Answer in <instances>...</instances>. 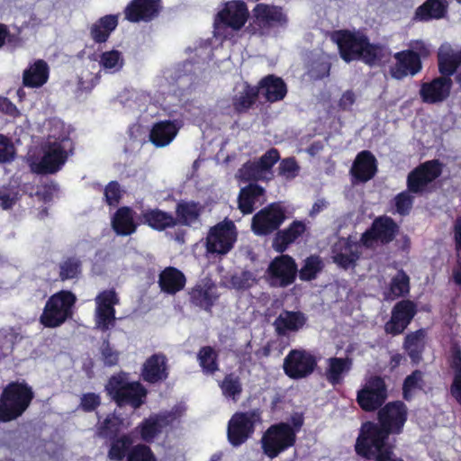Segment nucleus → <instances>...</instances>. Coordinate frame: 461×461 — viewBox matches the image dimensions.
Returning a JSON list of instances; mask_svg holds the SVG:
<instances>
[{
    "instance_id": "42",
    "label": "nucleus",
    "mask_w": 461,
    "mask_h": 461,
    "mask_svg": "<svg viewBox=\"0 0 461 461\" xmlns=\"http://www.w3.org/2000/svg\"><path fill=\"white\" fill-rule=\"evenodd\" d=\"M448 365L454 371L450 393L461 405V347L457 343H453L450 347Z\"/></svg>"
},
{
    "instance_id": "5",
    "label": "nucleus",
    "mask_w": 461,
    "mask_h": 461,
    "mask_svg": "<svg viewBox=\"0 0 461 461\" xmlns=\"http://www.w3.org/2000/svg\"><path fill=\"white\" fill-rule=\"evenodd\" d=\"M105 391L119 407L131 406L134 410L140 408L145 402L148 390L140 381H129V375L120 372L113 375L106 385Z\"/></svg>"
},
{
    "instance_id": "14",
    "label": "nucleus",
    "mask_w": 461,
    "mask_h": 461,
    "mask_svg": "<svg viewBox=\"0 0 461 461\" xmlns=\"http://www.w3.org/2000/svg\"><path fill=\"white\" fill-rule=\"evenodd\" d=\"M399 232V225L390 216L376 217L371 226L362 233L360 242L366 249H371L376 243L387 245L391 243Z\"/></svg>"
},
{
    "instance_id": "6",
    "label": "nucleus",
    "mask_w": 461,
    "mask_h": 461,
    "mask_svg": "<svg viewBox=\"0 0 461 461\" xmlns=\"http://www.w3.org/2000/svg\"><path fill=\"white\" fill-rule=\"evenodd\" d=\"M77 298L70 290H60L47 300L40 322L43 327L55 329L73 318Z\"/></svg>"
},
{
    "instance_id": "13",
    "label": "nucleus",
    "mask_w": 461,
    "mask_h": 461,
    "mask_svg": "<svg viewBox=\"0 0 461 461\" xmlns=\"http://www.w3.org/2000/svg\"><path fill=\"white\" fill-rule=\"evenodd\" d=\"M237 240L236 226L225 220L212 227L206 238V251L211 254H228Z\"/></svg>"
},
{
    "instance_id": "4",
    "label": "nucleus",
    "mask_w": 461,
    "mask_h": 461,
    "mask_svg": "<svg viewBox=\"0 0 461 461\" xmlns=\"http://www.w3.org/2000/svg\"><path fill=\"white\" fill-rule=\"evenodd\" d=\"M34 399L32 387L25 381H12L0 394V422H10L21 417Z\"/></svg>"
},
{
    "instance_id": "34",
    "label": "nucleus",
    "mask_w": 461,
    "mask_h": 461,
    "mask_svg": "<svg viewBox=\"0 0 461 461\" xmlns=\"http://www.w3.org/2000/svg\"><path fill=\"white\" fill-rule=\"evenodd\" d=\"M135 214L131 207H119L111 220L113 231L119 236H130L135 233L139 226L134 220Z\"/></svg>"
},
{
    "instance_id": "15",
    "label": "nucleus",
    "mask_w": 461,
    "mask_h": 461,
    "mask_svg": "<svg viewBox=\"0 0 461 461\" xmlns=\"http://www.w3.org/2000/svg\"><path fill=\"white\" fill-rule=\"evenodd\" d=\"M443 164L438 159L425 161L413 168L407 176V189L414 194L422 195L428 185L442 174Z\"/></svg>"
},
{
    "instance_id": "40",
    "label": "nucleus",
    "mask_w": 461,
    "mask_h": 461,
    "mask_svg": "<svg viewBox=\"0 0 461 461\" xmlns=\"http://www.w3.org/2000/svg\"><path fill=\"white\" fill-rule=\"evenodd\" d=\"M118 23L119 14H106L100 17L90 26L91 39L98 44L106 42Z\"/></svg>"
},
{
    "instance_id": "60",
    "label": "nucleus",
    "mask_w": 461,
    "mask_h": 461,
    "mask_svg": "<svg viewBox=\"0 0 461 461\" xmlns=\"http://www.w3.org/2000/svg\"><path fill=\"white\" fill-rule=\"evenodd\" d=\"M19 199L17 187L4 185L0 187V207L4 210L11 209Z\"/></svg>"
},
{
    "instance_id": "19",
    "label": "nucleus",
    "mask_w": 461,
    "mask_h": 461,
    "mask_svg": "<svg viewBox=\"0 0 461 461\" xmlns=\"http://www.w3.org/2000/svg\"><path fill=\"white\" fill-rule=\"evenodd\" d=\"M417 312V304L413 301L403 299L397 302L392 308L390 320L384 324V331L392 336L403 333Z\"/></svg>"
},
{
    "instance_id": "48",
    "label": "nucleus",
    "mask_w": 461,
    "mask_h": 461,
    "mask_svg": "<svg viewBox=\"0 0 461 461\" xmlns=\"http://www.w3.org/2000/svg\"><path fill=\"white\" fill-rule=\"evenodd\" d=\"M219 387L226 398L236 402L242 393V384L239 375L234 373L227 374L219 383Z\"/></svg>"
},
{
    "instance_id": "23",
    "label": "nucleus",
    "mask_w": 461,
    "mask_h": 461,
    "mask_svg": "<svg viewBox=\"0 0 461 461\" xmlns=\"http://www.w3.org/2000/svg\"><path fill=\"white\" fill-rule=\"evenodd\" d=\"M361 242H355L350 238L339 239L332 247L333 262L343 269L354 267L361 256Z\"/></svg>"
},
{
    "instance_id": "32",
    "label": "nucleus",
    "mask_w": 461,
    "mask_h": 461,
    "mask_svg": "<svg viewBox=\"0 0 461 461\" xmlns=\"http://www.w3.org/2000/svg\"><path fill=\"white\" fill-rule=\"evenodd\" d=\"M353 366L352 358L332 357L327 359L324 376L327 382L332 386L342 384L345 376L349 373Z\"/></svg>"
},
{
    "instance_id": "38",
    "label": "nucleus",
    "mask_w": 461,
    "mask_h": 461,
    "mask_svg": "<svg viewBox=\"0 0 461 461\" xmlns=\"http://www.w3.org/2000/svg\"><path fill=\"white\" fill-rule=\"evenodd\" d=\"M50 77V68L43 59H37L24 69L23 84L26 87L39 88L45 85Z\"/></svg>"
},
{
    "instance_id": "47",
    "label": "nucleus",
    "mask_w": 461,
    "mask_h": 461,
    "mask_svg": "<svg viewBox=\"0 0 461 461\" xmlns=\"http://www.w3.org/2000/svg\"><path fill=\"white\" fill-rule=\"evenodd\" d=\"M323 267L324 264L320 256L311 255L304 259L303 267L298 270L299 278L305 282L314 280Z\"/></svg>"
},
{
    "instance_id": "29",
    "label": "nucleus",
    "mask_w": 461,
    "mask_h": 461,
    "mask_svg": "<svg viewBox=\"0 0 461 461\" xmlns=\"http://www.w3.org/2000/svg\"><path fill=\"white\" fill-rule=\"evenodd\" d=\"M260 94L266 102L277 103L285 99L288 89L286 83L275 74H268L258 82Z\"/></svg>"
},
{
    "instance_id": "16",
    "label": "nucleus",
    "mask_w": 461,
    "mask_h": 461,
    "mask_svg": "<svg viewBox=\"0 0 461 461\" xmlns=\"http://www.w3.org/2000/svg\"><path fill=\"white\" fill-rule=\"evenodd\" d=\"M73 141L68 136H62L52 142H49L38 167L43 174H55L66 163L68 151H72Z\"/></svg>"
},
{
    "instance_id": "22",
    "label": "nucleus",
    "mask_w": 461,
    "mask_h": 461,
    "mask_svg": "<svg viewBox=\"0 0 461 461\" xmlns=\"http://www.w3.org/2000/svg\"><path fill=\"white\" fill-rule=\"evenodd\" d=\"M175 419L176 416L171 411L152 414L139 423L135 430L144 442L152 443L165 428L172 424Z\"/></svg>"
},
{
    "instance_id": "11",
    "label": "nucleus",
    "mask_w": 461,
    "mask_h": 461,
    "mask_svg": "<svg viewBox=\"0 0 461 461\" xmlns=\"http://www.w3.org/2000/svg\"><path fill=\"white\" fill-rule=\"evenodd\" d=\"M280 254L270 261L266 275L270 286L285 288L295 282L298 267L290 255Z\"/></svg>"
},
{
    "instance_id": "17",
    "label": "nucleus",
    "mask_w": 461,
    "mask_h": 461,
    "mask_svg": "<svg viewBox=\"0 0 461 461\" xmlns=\"http://www.w3.org/2000/svg\"><path fill=\"white\" fill-rule=\"evenodd\" d=\"M408 418V409L402 401L384 403L377 412V425L389 435H398L402 432Z\"/></svg>"
},
{
    "instance_id": "43",
    "label": "nucleus",
    "mask_w": 461,
    "mask_h": 461,
    "mask_svg": "<svg viewBox=\"0 0 461 461\" xmlns=\"http://www.w3.org/2000/svg\"><path fill=\"white\" fill-rule=\"evenodd\" d=\"M217 298L212 294L211 286L196 285L189 292L190 303L208 312H212Z\"/></svg>"
},
{
    "instance_id": "58",
    "label": "nucleus",
    "mask_w": 461,
    "mask_h": 461,
    "mask_svg": "<svg viewBox=\"0 0 461 461\" xmlns=\"http://www.w3.org/2000/svg\"><path fill=\"white\" fill-rule=\"evenodd\" d=\"M126 461H157V458L150 447L137 444L129 451Z\"/></svg>"
},
{
    "instance_id": "44",
    "label": "nucleus",
    "mask_w": 461,
    "mask_h": 461,
    "mask_svg": "<svg viewBox=\"0 0 461 461\" xmlns=\"http://www.w3.org/2000/svg\"><path fill=\"white\" fill-rule=\"evenodd\" d=\"M133 447V439L129 434L110 438L108 458L112 461H122Z\"/></svg>"
},
{
    "instance_id": "33",
    "label": "nucleus",
    "mask_w": 461,
    "mask_h": 461,
    "mask_svg": "<svg viewBox=\"0 0 461 461\" xmlns=\"http://www.w3.org/2000/svg\"><path fill=\"white\" fill-rule=\"evenodd\" d=\"M307 316L301 311H287L281 312L274 321L276 332L285 336L288 331H298L307 322Z\"/></svg>"
},
{
    "instance_id": "9",
    "label": "nucleus",
    "mask_w": 461,
    "mask_h": 461,
    "mask_svg": "<svg viewBox=\"0 0 461 461\" xmlns=\"http://www.w3.org/2000/svg\"><path fill=\"white\" fill-rule=\"evenodd\" d=\"M388 398V388L384 377L378 375L369 376L357 392V403L366 412L378 411Z\"/></svg>"
},
{
    "instance_id": "26",
    "label": "nucleus",
    "mask_w": 461,
    "mask_h": 461,
    "mask_svg": "<svg viewBox=\"0 0 461 461\" xmlns=\"http://www.w3.org/2000/svg\"><path fill=\"white\" fill-rule=\"evenodd\" d=\"M307 230V225L304 221L294 220L287 228L276 232L272 248L278 253H284L291 244L295 242Z\"/></svg>"
},
{
    "instance_id": "59",
    "label": "nucleus",
    "mask_w": 461,
    "mask_h": 461,
    "mask_svg": "<svg viewBox=\"0 0 461 461\" xmlns=\"http://www.w3.org/2000/svg\"><path fill=\"white\" fill-rule=\"evenodd\" d=\"M100 65L105 69H120L123 65V59L119 50L104 51L100 56Z\"/></svg>"
},
{
    "instance_id": "51",
    "label": "nucleus",
    "mask_w": 461,
    "mask_h": 461,
    "mask_svg": "<svg viewBox=\"0 0 461 461\" xmlns=\"http://www.w3.org/2000/svg\"><path fill=\"white\" fill-rule=\"evenodd\" d=\"M331 58L330 55L322 53L315 58L312 62L309 74L315 80H321L328 77L331 68Z\"/></svg>"
},
{
    "instance_id": "52",
    "label": "nucleus",
    "mask_w": 461,
    "mask_h": 461,
    "mask_svg": "<svg viewBox=\"0 0 461 461\" xmlns=\"http://www.w3.org/2000/svg\"><path fill=\"white\" fill-rule=\"evenodd\" d=\"M95 311L116 312L115 306L120 299L114 289H106L95 296Z\"/></svg>"
},
{
    "instance_id": "36",
    "label": "nucleus",
    "mask_w": 461,
    "mask_h": 461,
    "mask_svg": "<svg viewBox=\"0 0 461 461\" xmlns=\"http://www.w3.org/2000/svg\"><path fill=\"white\" fill-rule=\"evenodd\" d=\"M448 2L447 0H426L414 12L413 21L427 23L440 20L447 16Z\"/></svg>"
},
{
    "instance_id": "41",
    "label": "nucleus",
    "mask_w": 461,
    "mask_h": 461,
    "mask_svg": "<svg viewBox=\"0 0 461 461\" xmlns=\"http://www.w3.org/2000/svg\"><path fill=\"white\" fill-rule=\"evenodd\" d=\"M265 194V189L256 184L250 183L240 190L238 195V209L243 215L250 214L255 211V204Z\"/></svg>"
},
{
    "instance_id": "50",
    "label": "nucleus",
    "mask_w": 461,
    "mask_h": 461,
    "mask_svg": "<svg viewBox=\"0 0 461 461\" xmlns=\"http://www.w3.org/2000/svg\"><path fill=\"white\" fill-rule=\"evenodd\" d=\"M59 268L61 281L77 278L82 273V262L77 257H68L59 263Z\"/></svg>"
},
{
    "instance_id": "28",
    "label": "nucleus",
    "mask_w": 461,
    "mask_h": 461,
    "mask_svg": "<svg viewBox=\"0 0 461 461\" xmlns=\"http://www.w3.org/2000/svg\"><path fill=\"white\" fill-rule=\"evenodd\" d=\"M260 90L257 85L245 81L242 89L236 92L231 97V106L237 114H244L253 109L258 101Z\"/></svg>"
},
{
    "instance_id": "56",
    "label": "nucleus",
    "mask_w": 461,
    "mask_h": 461,
    "mask_svg": "<svg viewBox=\"0 0 461 461\" xmlns=\"http://www.w3.org/2000/svg\"><path fill=\"white\" fill-rule=\"evenodd\" d=\"M116 312L95 311L94 315L95 329L106 332L116 324Z\"/></svg>"
},
{
    "instance_id": "18",
    "label": "nucleus",
    "mask_w": 461,
    "mask_h": 461,
    "mask_svg": "<svg viewBox=\"0 0 461 461\" xmlns=\"http://www.w3.org/2000/svg\"><path fill=\"white\" fill-rule=\"evenodd\" d=\"M252 21L261 34H267L272 29L284 27L287 17L281 7L260 3L252 10Z\"/></svg>"
},
{
    "instance_id": "35",
    "label": "nucleus",
    "mask_w": 461,
    "mask_h": 461,
    "mask_svg": "<svg viewBox=\"0 0 461 461\" xmlns=\"http://www.w3.org/2000/svg\"><path fill=\"white\" fill-rule=\"evenodd\" d=\"M158 284L163 293L174 295L185 288L186 277L178 268L167 267L159 273Z\"/></svg>"
},
{
    "instance_id": "53",
    "label": "nucleus",
    "mask_w": 461,
    "mask_h": 461,
    "mask_svg": "<svg viewBox=\"0 0 461 461\" xmlns=\"http://www.w3.org/2000/svg\"><path fill=\"white\" fill-rule=\"evenodd\" d=\"M279 159V151L276 148H271L266 153H264L258 159L253 160V163H256V167H258V173L260 175H270V176L272 177V168Z\"/></svg>"
},
{
    "instance_id": "2",
    "label": "nucleus",
    "mask_w": 461,
    "mask_h": 461,
    "mask_svg": "<svg viewBox=\"0 0 461 461\" xmlns=\"http://www.w3.org/2000/svg\"><path fill=\"white\" fill-rule=\"evenodd\" d=\"M387 434L375 421L366 420L360 426L355 443L356 454L373 461H404L394 452L395 444L391 442Z\"/></svg>"
},
{
    "instance_id": "55",
    "label": "nucleus",
    "mask_w": 461,
    "mask_h": 461,
    "mask_svg": "<svg viewBox=\"0 0 461 461\" xmlns=\"http://www.w3.org/2000/svg\"><path fill=\"white\" fill-rule=\"evenodd\" d=\"M238 176L243 182L267 181L271 179V176L260 175L258 167H256V163H253L251 160H249L242 165V167L238 170Z\"/></svg>"
},
{
    "instance_id": "49",
    "label": "nucleus",
    "mask_w": 461,
    "mask_h": 461,
    "mask_svg": "<svg viewBox=\"0 0 461 461\" xmlns=\"http://www.w3.org/2000/svg\"><path fill=\"white\" fill-rule=\"evenodd\" d=\"M423 372L416 369L408 375L402 383V398L411 402L413 399L415 390H422L424 386Z\"/></svg>"
},
{
    "instance_id": "64",
    "label": "nucleus",
    "mask_w": 461,
    "mask_h": 461,
    "mask_svg": "<svg viewBox=\"0 0 461 461\" xmlns=\"http://www.w3.org/2000/svg\"><path fill=\"white\" fill-rule=\"evenodd\" d=\"M438 67L441 77L447 78H451V76H453L459 68L453 57L448 53L438 56Z\"/></svg>"
},
{
    "instance_id": "20",
    "label": "nucleus",
    "mask_w": 461,
    "mask_h": 461,
    "mask_svg": "<svg viewBox=\"0 0 461 461\" xmlns=\"http://www.w3.org/2000/svg\"><path fill=\"white\" fill-rule=\"evenodd\" d=\"M162 10V0H131L123 14L130 23H149L158 18Z\"/></svg>"
},
{
    "instance_id": "27",
    "label": "nucleus",
    "mask_w": 461,
    "mask_h": 461,
    "mask_svg": "<svg viewBox=\"0 0 461 461\" xmlns=\"http://www.w3.org/2000/svg\"><path fill=\"white\" fill-rule=\"evenodd\" d=\"M377 172V161L369 150L360 151L352 165L350 173L357 182L366 183L371 180Z\"/></svg>"
},
{
    "instance_id": "45",
    "label": "nucleus",
    "mask_w": 461,
    "mask_h": 461,
    "mask_svg": "<svg viewBox=\"0 0 461 461\" xmlns=\"http://www.w3.org/2000/svg\"><path fill=\"white\" fill-rule=\"evenodd\" d=\"M410 293V277L402 270H399L396 275L391 279L388 292L385 293L386 299L394 300L399 297H403Z\"/></svg>"
},
{
    "instance_id": "21",
    "label": "nucleus",
    "mask_w": 461,
    "mask_h": 461,
    "mask_svg": "<svg viewBox=\"0 0 461 461\" xmlns=\"http://www.w3.org/2000/svg\"><path fill=\"white\" fill-rule=\"evenodd\" d=\"M249 13L247 5L242 0H231L224 4V7L218 12L215 23H221L232 30H240L247 23Z\"/></svg>"
},
{
    "instance_id": "25",
    "label": "nucleus",
    "mask_w": 461,
    "mask_h": 461,
    "mask_svg": "<svg viewBox=\"0 0 461 461\" xmlns=\"http://www.w3.org/2000/svg\"><path fill=\"white\" fill-rule=\"evenodd\" d=\"M453 82L446 77H435L429 82L421 84L420 95L425 104H438L445 101L450 95Z\"/></svg>"
},
{
    "instance_id": "46",
    "label": "nucleus",
    "mask_w": 461,
    "mask_h": 461,
    "mask_svg": "<svg viewBox=\"0 0 461 461\" xmlns=\"http://www.w3.org/2000/svg\"><path fill=\"white\" fill-rule=\"evenodd\" d=\"M218 358V352L211 346L202 347L197 353L199 366L206 375H213L219 370Z\"/></svg>"
},
{
    "instance_id": "39",
    "label": "nucleus",
    "mask_w": 461,
    "mask_h": 461,
    "mask_svg": "<svg viewBox=\"0 0 461 461\" xmlns=\"http://www.w3.org/2000/svg\"><path fill=\"white\" fill-rule=\"evenodd\" d=\"M426 330L419 329L408 333L404 338L402 348L413 365H418L422 360L426 347Z\"/></svg>"
},
{
    "instance_id": "62",
    "label": "nucleus",
    "mask_w": 461,
    "mask_h": 461,
    "mask_svg": "<svg viewBox=\"0 0 461 461\" xmlns=\"http://www.w3.org/2000/svg\"><path fill=\"white\" fill-rule=\"evenodd\" d=\"M121 420L115 415L107 416L100 426V434L106 438L117 437L120 431Z\"/></svg>"
},
{
    "instance_id": "31",
    "label": "nucleus",
    "mask_w": 461,
    "mask_h": 461,
    "mask_svg": "<svg viewBox=\"0 0 461 461\" xmlns=\"http://www.w3.org/2000/svg\"><path fill=\"white\" fill-rule=\"evenodd\" d=\"M140 222L157 231H163L176 227L175 216L158 208H148L141 212Z\"/></svg>"
},
{
    "instance_id": "8",
    "label": "nucleus",
    "mask_w": 461,
    "mask_h": 461,
    "mask_svg": "<svg viewBox=\"0 0 461 461\" xmlns=\"http://www.w3.org/2000/svg\"><path fill=\"white\" fill-rule=\"evenodd\" d=\"M262 420L261 411L253 409L235 412L228 422L227 438L232 447L244 444L255 432L256 425Z\"/></svg>"
},
{
    "instance_id": "57",
    "label": "nucleus",
    "mask_w": 461,
    "mask_h": 461,
    "mask_svg": "<svg viewBox=\"0 0 461 461\" xmlns=\"http://www.w3.org/2000/svg\"><path fill=\"white\" fill-rule=\"evenodd\" d=\"M123 189L118 181L109 182L104 190V202L107 205L116 207L123 195Z\"/></svg>"
},
{
    "instance_id": "3",
    "label": "nucleus",
    "mask_w": 461,
    "mask_h": 461,
    "mask_svg": "<svg viewBox=\"0 0 461 461\" xmlns=\"http://www.w3.org/2000/svg\"><path fill=\"white\" fill-rule=\"evenodd\" d=\"M289 421L272 424L263 433L260 440L261 448L268 458L274 459L295 445L297 433L304 423L303 414L294 412Z\"/></svg>"
},
{
    "instance_id": "10",
    "label": "nucleus",
    "mask_w": 461,
    "mask_h": 461,
    "mask_svg": "<svg viewBox=\"0 0 461 461\" xmlns=\"http://www.w3.org/2000/svg\"><path fill=\"white\" fill-rule=\"evenodd\" d=\"M318 366V358L304 348L291 349L284 358V373L293 380H301L312 375Z\"/></svg>"
},
{
    "instance_id": "7",
    "label": "nucleus",
    "mask_w": 461,
    "mask_h": 461,
    "mask_svg": "<svg viewBox=\"0 0 461 461\" xmlns=\"http://www.w3.org/2000/svg\"><path fill=\"white\" fill-rule=\"evenodd\" d=\"M413 48L414 50H404L393 54L396 62L389 68V73L393 79L402 80L422 70L421 58L428 57L429 50L422 41H416Z\"/></svg>"
},
{
    "instance_id": "1",
    "label": "nucleus",
    "mask_w": 461,
    "mask_h": 461,
    "mask_svg": "<svg viewBox=\"0 0 461 461\" xmlns=\"http://www.w3.org/2000/svg\"><path fill=\"white\" fill-rule=\"evenodd\" d=\"M331 40L338 46L340 58L347 63L361 60L370 67L387 60L390 50L381 43H371L368 37L349 30H338L331 34Z\"/></svg>"
},
{
    "instance_id": "63",
    "label": "nucleus",
    "mask_w": 461,
    "mask_h": 461,
    "mask_svg": "<svg viewBox=\"0 0 461 461\" xmlns=\"http://www.w3.org/2000/svg\"><path fill=\"white\" fill-rule=\"evenodd\" d=\"M300 167L294 157L282 159L278 167V174L285 179H294L298 176Z\"/></svg>"
},
{
    "instance_id": "12",
    "label": "nucleus",
    "mask_w": 461,
    "mask_h": 461,
    "mask_svg": "<svg viewBox=\"0 0 461 461\" xmlns=\"http://www.w3.org/2000/svg\"><path fill=\"white\" fill-rule=\"evenodd\" d=\"M285 219V208L278 203H271L254 214L251 230L257 236H268L280 230Z\"/></svg>"
},
{
    "instance_id": "24",
    "label": "nucleus",
    "mask_w": 461,
    "mask_h": 461,
    "mask_svg": "<svg viewBox=\"0 0 461 461\" xmlns=\"http://www.w3.org/2000/svg\"><path fill=\"white\" fill-rule=\"evenodd\" d=\"M168 360L164 353H154L149 357L141 367V378L149 384L166 381L169 376Z\"/></svg>"
},
{
    "instance_id": "54",
    "label": "nucleus",
    "mask_w": 461,
    "mask_h": 461,
    "mask_svg": "<svg viewBox=\"0 0 461 461\" xmlns=\"http://www.w3.org/2000/svg\"><path fill=\"white\" fill-rule=\"evenodd\" d=\"M414 194L408 189L400 192L393 198L395 212L401 216H407L411 213L414 204Z\"/></svg>"
},
{
    "instance_id": "37",
    "label": "nucleus",
    "mask_w": 461,
    "mask_h": 461,
    "mask_svg": "<svg viewBox=\"0 0 461 461\" xmlns=\"http://www.w3.org/2000/svg\"><path fill=\"white\" fill-rule=\"evenodd\" d=\"M179 127L170 120L159 121L153 124L149 131L150 142L158 148L167 146L176 136Z\"/></svg>"
},
{
    "instance_id": "61",
    "label": "nucleus",
    "mask_w": 461,
    "mask_h": 461,
    "mask_svg": "<svg viewBox=\"0 0 461 461\" xmlns=\"http://www.w3.org/2000/svg\"><path fill=\"white\" fill-rule=\"evenodd\" d=\"M232 285L238 290H247L257 283L256 275L249 270H243L230 278Z\"/></svg>"
},
{
    "instance_id": "30",
    "label": "nucleus",
    "mask_w": 461,
    "mask_h": 461,
    "mask_svg": "<svg viewBox=\"0 0 461 461\" xmlns=\"http://www.w3.org/2000/svg\"><path fill=\"white\" fill-rule=\"evenodd\" d=\"M203 209V206L199 202L193 200L179 201L175 208L176 226L193 227L194 224L200 223Z\"/></svg>"
}]
</instances>
